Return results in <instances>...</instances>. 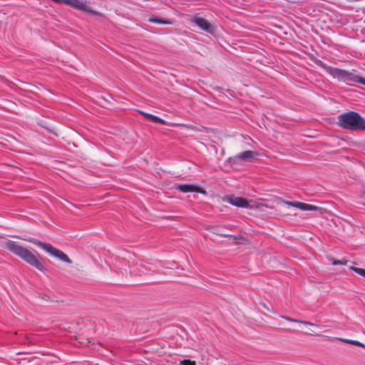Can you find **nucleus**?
<instances>
[{
  "label": "nucleus",
  "instance_id": "f257e3e1",
  "mask_svg": "<svg viewBox=\"0 0 365 365\" xmlns=\"http://www.w3.org/2000/svg\"><path fill=\"white\" fill-rule=\"evenodd\" d=\"M6 247L12 253L22 259L26 263L36 267L40 271L44 269L43 262L40 260L38 256L35 255L29 249L21 246L16 242L9 241L6 243Z\"/></svg>",
  "mask_w": 365,
  "mask_h": 365
},
{
  "label": "nucleus",
  "instance_id": "9b49d317",
  "mask_svg": "<svg viewBox=\"0 0 365 365\" xmlns=\"http://www.w3.org/2000/svg\"><path fill=\"white\" fill-rule=\"evenodd\" d=\"M255 153L252 150H246L239 153L235 156L236 158L242 160H249L254 158Z\"/></svg>",
  "mask_w": 365,
  "mask_h": 365
},
{
  "label": "nucleus",
  "instance_id": "39448f33",
  "mask_svg": "<svg viewBox=\"0 0 365 365\" xmlns=\"http://www.w3.org/2000/svg\"><path fill=\"white\" fill-rule=\"evenodd\" d=\"M66 5L76 10L90 13L96 16H102L99 12L91 8L88 5V2L86 0H66Z\"/></svg>",
  "mask_w": 365,
  "mask_h": 365
},
{
  "label": "nucleus",
  "instance_id": "9d476101",
  "mask_svg": "<svg viewBox=\"0 0 365 365\" xmlns=\"http://www.w3.org/2000/svg\"><path fill=\"white\" fill-rule=\"evenodd\" d=\"M149 271H151V267H149V264H140V267L136 269L133 267L132 268L131 272H134L135 274L140 275L147 274Z\"/></svg>",
  "mask_w": 365,
  "mask_h": 365
},
{
  "label": "nucleus",
  "instance_id": "2eb2a0df",
  "mask_svg": "<svg viewBox=\"0 0 365 365\" xmlns=\"http://www.w3.org/2000/svg\"><path fill=\"white\" fill-rule=\"evenodd\" d=\"M337 339L339 341H344L345 343H347V344H353V345H356V346H363V347L364 346V345L359 341L348 339H342V338H337Z\"/></svg>",
  "mask_w": 365,
  "mask_h": 365
},
{
  "label": "nucleus",
  "instance_id": "0eeeda50",
  "mask_svg": "<svg viewBox=\"0 0 365 365\" xmlns=\"http://www.w3.org/2000/svg\"><path fill=\"white\" fill-rule=\"evenodd\" d=\"M283 204L287 205L289 206H292L294 207H297L301 210H308L312 211L317 210V207L313 205L307 204L301 202H289V201H283Z\"/></svg>",
  "mask_w": 365,
  "mask_h": 365
},
{
  "label": "nucleus",
  "instance_id": "dca6fc26",
  "mask_svg": "<svg viewBox=\"0 0 365 365\" xmlns=\"http://www.w3.org/2000/svg\"><path fill=\"white\" fill-rule=\"evenodd\" d=\"M350 269L365 278V269L359 268L356 267H351Z\"/></svg>",
  "mask_w": 365,
  "mask_h": 365
},
{
  "label": "nucleus",
  "instance_id": "aec40b11",
  "mask_svg": "<svg viewBox=\"0 0 365 365\" xmlns=\"http://www.w3.org/2000/svg\"><path fill=\"white\" fill-rule=\"evenodd\" d=\"M53 1L56 2V3H58V4H61V3H63V4H66V0H52Z\"/></svg>",
  "mask_w": 365,
  "mask_h": 365
},
{
  "label": "nucleus",
  "instance_id": "7ed1b4c3",
  "mask_svg": "<svg viewBox=\"0 0 365 365\" xmlns=\"http://www.w3.org/2000/svg\"><path fill=\"white\" fill-rule=\"evenodd\" d=\"M329 73L339 81L344 82L352 81L365 85V78L357 75L354 70L349 71L338 68L329 67Z\"/></svg>",
  "mask_w": 365,
  "mask_h": 365
},
{
  "label": "nucleus",
  "instance_id": "6ab92c4d",
  "mask_svg": "<svg viewBox=\"0 0 365 365\" xmlns=\"http://www.w3.org/2000/svg\"><path fill=\"white\" fill-rule=\"evenodd\" d=\"M359 203L365 206V192L359 196Z\"/></svg>",
  "mask_w": 365,
  "mask_h": 365
},
{
  "label": "nucleus",
  "instance_id": "6e6552de",
  "mask_svg": "<svg viewBox=\"0 0 365 365\" xmlns=\"http://www.w3.org/2000/svg\"><path fill=\"white\" fill-rule=\"evenodd\" d=\"M227 201L231 205L239 207H247L249 205L247 200L241 197L230 195L227 197Z\"/></svg>",
  "mask_w": 365,
  "mask_h": 365
},
{
  "label": "nucleus",
  "instance_id": "f3484780",
  "mask_svg": "<svg viewBox=\"0 0 365 365\" xmlns=\"http://www.w3.org/2000/svg\"><path fill=\"white\" fill-rule=\"evenodd\" d=\"M329 262L333 264V265H343V264H346V263L347 262L346 260H344V261H342V260H338V259H335L334 258H330L329 259Z\"/></svg>",
  "mask_w": 365,
  "mask_h": 365
},
{
  "label": "nucleus",
  "instance_id": "423d86ee",
  "mask_svg": "<svg viewBox=\"0 0 365 365\" xmlns=\"http://www.w3.org/2000/svg\"><path fill=\"white\" fill-rule=\"evenodd\" d=\"M192 21L195 23V25H197L201 30L210 34H214V26L205 19L199 16H194L192 19Z\"/></svg>",
  "mask_w": 365,
  "mask_h": 365
},
{
  "label": "nucleus",
  "instance_id": "4468645a",
  "mask_svg": "<svg viewBox=\"0 0 365 365\" xmlns=\"http://www.w3.org/2000/svg\"><path fill=\"white\" fill-rule=\"evenodd\" d=\"M281 317L282 319H284L287 321H289V322H297V323H300V324H307V325H311V326H314L315 325L314 323H312L310 322L295 319H293V318H291V317H286V316H281Z\"/></svg>",
  "mask_w": 365,
  "mask_h": 365
},
{
  "label": "nucleus",
  "instance_id": "20e7f679",
  "mask_svg": "<svg viewBox=\"0 0 365 365\" xmlns=\"http://www.w3.org/2000/svg\"><path fill=\"white\" fill-rule=\"evenodd\" d=\"M24 240L28 241L29 242H31L43 250H45L46 252L50 254L51 256H53L58 259H59L61 261H63L67 263H71L72 261L69 259V257L66 255L61 250L53 247L51 244L41 242L35 238L32 237H28V238H21Z\"/></svg>",
  "mask_w": 365,
  "mask_h": 365
},
{
  "label": "nucleus",
  "instance_id": "f8f14e48",
  "mask_svg": "<svg viewBox=\"0 0 365 365\" xmlns=\"http://www.w3.org/2000/svg\"><path fill=\"white\" fill-rule=\"evenodd\" d=\"M140 113L141 115H144L148 120H151L152 122L158 123H160V124H163V125H164L165 123L164 120L161 119L160 118H159L158 116H155V115H153L152 114H150V113H145V112H143V111H140Z\"/></svg>",
  "mask_w": 365,
  "mask_h": 365
},
{
  "label": "nucleus",
  "instance_id": "a211bd4d",
  "mask_svg": "<svg viewBox=\"0 0 365 365\" xmlns=\"http://www.w3.org/2000/svg\"><path fill=\"white\" fill-rule=\"evenodd\" d=\"M182 365H195V361L189 359H185L180 361Z\"/></svg>",
  "mask_w": 365,
  "mask_h": 365
},
{
  "label": "nucleus",
  "instance_id": "ddd939ff",
  "mask_svg": "<svg viewBox=\"0 0 365 365\" xmlns=\"http://www.w3.org/2000/svg\"><path fill=\"white\" fill-rule=\"evenodd\" d=\"M150 23L160 24H173L172 20H164L158 17L152 16L148 19Z\"/></svg>",
  "mask_w": 365,
  "mask_h": 365
},
{
  "label": "nucleus",
  "instance_id": "1a4fd4ad",
  "mask_svg": "<svg viewBox=\"0 0 365 365\" xmlns=\"http://www.w3.org/2000/svg\"><path fill=\"white\" fill-rule=\"evenodd\" d=\"M179 190H180L182 192H202V190L201 188L193 185H187V184H180L178 185L176 187Z\"/></svg>",
  "mask_w": 365,
  "mask_h": 365
},
{
  "label": "nucleus",
  "instance_id": "f03ea898",
  "mask_svg": "<svg viewBox=\"0 0 365 365\" xmlns=\"http://www.w3.org/2000/svg\"><path fill=\"white\" fill-rule=\"evenodd\" d=\"M338 125L351 130H364L365 120L356 112L349 111L338 116Z\"/></svg>",
  "mask_w": 365,
  "mask_h": 365
}]
</instances>
